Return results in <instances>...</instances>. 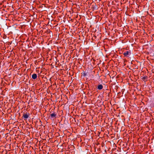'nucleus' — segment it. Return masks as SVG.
I'll list each match as a JSON object with an SVG mask.
<instances>
[{"label": "nucleus", "mask_w": 154, "mask_h": 154, "mask_svg": "<svg viewBox=\"0 0 154 154\" xmlns=\"http://www.w3.org/2000/svg\"><path fill=\"white\" fill-rule=\"evenodd\" d=\"M103 86L101 84H100V85H98V86H97V89L99 90H101L103 89Z\"/></svg>", "instance_id": "39448f33"}, {"label": "nucleus", "mask_w": 154, "mask_h": 154, "mask_svg": "<svg viewBox=\"0 0 154 154\" xmlns=\"http://www.w3.org/2000/svg\"><path fill=\"white\" fill-rule=\"evenodd\" d=\"M131 54V51L129 50V51H127L124 52L123 54V55L127 57H128L129 55H130Z\"/></svg>", "instance_id": "f03ea898"}, {"label": "nucleus", "mask_w": 154, "mask_h": 154, "mask_svg": "<svg viewBox=\"0 0 154 154\" xmlns=\"http://www.w3.org/2000/svg\"><path fill=\"white\" fill-rule=\"evenodd\" d=\"M148 77L147 76L145 75L142 78V79L144 82L146 81L147 80Z\"/></svg>", "instance_id": "423d86ee"}, {"label": "nucleus", "mask_w": 154, "mask_h": 154, "mask_svg": "<svg viewBox=\"0 0 154 154\" xmlns=\"http://www.w3.org/2000/svg\"><path fill=\"white\" fill-rule=\"evenodd\" d=\"M110 94H111V93H109V94H108V96L109 97V95H110Z\"/></svg>", "instance_id": "6e6552de"}, {"label": "nucleus", "mask_w": 154, "mask_h": 154, "mask_svg": "<svg viewBox=\"0 0 154 154\" xmlns=\"http://www.w3.org/2000/svg\"><path fill=\"white\" fill-rule=\"evenodd\" d=\"M86 74H87V73H85V72H84L83 74V75L84 76H85L86 75Z\"/></svg>", "instance_id": "0eeeda50"}, {"label": "nucleus", "mask_w": 154, "mask_h": 154, "mask_svg": "<svg viewBox=\"0 0 154 154\" xmlns=\"http://www.w3.org/2000/svg\"><path fill=\"white\" fill-rule=\"evenodd\" d=\"M32 77L33 79H35L37 78V75L36 74L34 73L32 75Z\"/></svg>", "instance_id": "20e7f679"}, {"label": "nucleus", "mask_w": 154, "mask_h": 154, "mask_svg": "<svg viewBox=\"0 0 154 154\" xmlns=\"http://www.w3.org/2000/svg\"><path fill=\"white\" fill-rule=\"evenodd\" d=\"M57 115V114L55 112H54L53 113H52L50 114V116L51 117V119H55L56 117V116Z\"/></svg>", "instance_id": "7ed1b4c3"}, {"label": "nucleus", "mask_w": 154, "mask_h": 154, "mask_svg": "<svg viewBox=\"0 0 154 154\" xmlns=\"http://www.w3.org/2000/svg\"><path fill=\"white\" fill-rule=\"evenodd\" d=\"M29 113L27 114V113H24L23 116L22 118H23L25 120H26L27 119L29 118Z\"/></svg>", "instance_id": "f257e3e1"}]
</instances>
